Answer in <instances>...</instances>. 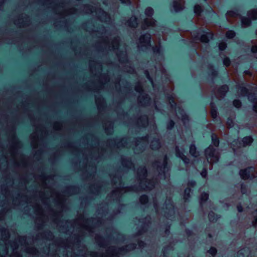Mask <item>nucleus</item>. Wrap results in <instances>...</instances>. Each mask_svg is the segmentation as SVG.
Masks as SVG:
<instances>
[{"label":"nucleus","mask_w":257,"mask_h":257,"mask_svg":"<svg viewBox=\"0 0 257 257\" xmlns=\"http://www.w3.org/2000/svg\"><path fill=\"white\" fill-rule=\"evenodd\" d=\"M185 26L187 28H195L197 30L194 32V34H196L195 38L200 40L202 43H208L210 40L213 39L214 34L212 32L207 31L206 30L202 28H197L194 25V23L192 18H191L186 24Z\"/></svg>","instance_id":"nucleus-1"},{"label":"nucleus","mask_w":257,"mask_h":257,"mask_svg":"<svg viewBox=\"0 0 257 257\" xmlns=\"http://www.w3.org/2000/svg\"><path fill=\"white\" fill-rule=\"evenodd\" d=\"M137 174L140 181V185L144 190H150L155 187V181L146 178L147 170L145 167H140L138 169Z\"/></svg>","instance_id":"nucleus-2"},{"label":"nucleus","mask_w":257,"mask_h":257,"mask_svg":"<svg viewBox=\"0 0 257 257\" xmlns=\"http://www.w3.org/2000/svg\"><path fill=\"white\" fill-rule=\"evenodd\" d=\"M253 142V139L250 135L244 137L240 140L235 139L232 143L231 145L233 147H245L248 146H250Z\"/></svg>","instance_id":"nucleus-3"},{"label":"nucleus","mask_w":257,"mask_h":257,"mask_svg":"<svg viewBox=\"0 0 257 257\" xmlns=\"http://www.w3.org/2000/svg\"><path fill=\"white\" fill-rule=\"evenodd\" d=\"M246 86H249V85L246 82H242L240 84L236 85V88L240 90V93L242 95H248V99L251 102H254V100L256 99L254 94L249 93L248 89Z\"/></svg>","instance_id":"nucleus-4"},{"label":"nucleus","mask_w":257,"mask_h":257,"mask_svg":"<svg viewBox=\"0 0 257 257\" xmlns=\"http://www.w3.org/2000/svg\"><path fill=\"white\" fill-rule=\"evenodd\" d=\"M151 40L152 37L150 33H146L142 35L140 37V42L142 44V47L148 49L149 47H152Z\"/></svg>","instance_id":"nucleus-5"},{"label":"nucleus","mask_w":257,"mask_h":257,"mask_svg":"<svg viewBox=\"0 0 257 257\" xmlns=\"http://www.w3.org/2000/svg\"><path fill=\"white\" fill-rule=\"evenodd\" d=\"M136 90L142 94V96L140 97V101L141 103H144L145 104H148L150 103L151 98L148 94L145 93H142L143 92V90L142 86L141 85H138L136 87Z\"/></svg>","instance_id":"nucleus-6"},{"label":"nucleus","mask_w":257,"mask_h":257,"mask_svg":"<svg viewBox=\"0 0 257 257\" xmlns=\"http://www.w3.org/2000/svg\"><path fill=\"white\" fill-rule=\"evenodd\" d=\"M23 161H30L29 160H23ZM33 161H75L73 159H67V160H58V159H48V160H33ZM76 161H89L88 159H78ZM90 161H98L97 160H90ZM102 161H133L132 159H121L119 160L116 159H111V160H103ZM135 161H144L143 159H139L136 160ZM144 161H147L146 160H144Z\"/></svg>","instance_id":"nucleus-7"},{"label":"nucleus","mask_w":257,"mask_h":257,"mask_svg":"<svg viewBox=\"0 0 257 257\" xmlns=\"http://www.w3.org/2000/svg\"><path fill=\"white\" fill-rule=\"evenodd\" d=\"M185 150L183 147L180 148L178 146L175 148V154L177 158L181 159V161H191L185 156ZM192 161H200L199 160H193Z\"/></svg>","instance_id":"nucleus-8"},{"label":"nucleus","mask_w":257,"mask_h":257,"mask_svg":"<svg viewBox=\"0 0 257 257\" xmlns=\"http://www.w3.org/2000/svg\"><path fill=\"white\" fill-rule=\"evenodd\" d=\"M208 69L209 71V75L211 76V82H213L216 78L219 77L218 75V71L211 63H209L208 64Z\"/></svg>","instance_id":"nucleus-9"},{"label":"nucleus","mask_w":257,"mask_h":257,"mask_svg":"<svg viewBox=\"0 0 257 257\" xmlns=\"http://www.w3.org/2000/svg\"><path fill=\"white\" fill-rule=\"evenodd\" d=\"M216 152V149L212 145H209L204 150V154L207 158L204 161H209V158H213Z\"/></svg>","instance_id":"nucleus-10"},{"label":"nucleus","mask_w":257,"mask_h":257,"mask_svg":"<svg viewBox=\"0 0 257 257\" xmlns=\"http://www.w3.org/2000/svg\"><path fill=\"white\" fill-rule=\"evenodd\" d=\"M254 170L253 167H249L244 170H241L239 172V174L243 179H247L250 176L253 175L252 173Z\"/></svg>","instance_id":"nucleus-11"},{"label":"nucleus","mask_w":257,"mask_h":257,"mask_svg":"<svg viewBox=\"0 0 257 257\" xmlns=\"http://www.w3.org/2000/svg\"><path fill=\"white\" fill-rule=\"evenodd\" d=\"M125 24L131 28H137L139 24L138 19L136 16H133L126 21Z\"/></svg>","instance_id":"nucleus-12"},{"label":"nucleus","mask_w":257,"mask_h":257,"mask_svg":"<svg viewBox=\"0 0 257 257\" xmlns=\"http://www.w3.org/2000/svg\"><path fill=\"white\" fill-rule=\"evenodd\" d=\"M161 147V143L159 138H153L150 144V148L153 151L158 150Z\"/></svg>","instance_id":"nucleus-13"},{"label":"nucleus","mask_w":257,"mask_h":257,"mask_svg":"<svg viewBox=\"0 0 257 257\" xmlns=\"http://www.w3.org/2000/svg\"><path fill=\"white\" fill-rule=\"evenodd\" d=\"M172 7L176 13L181 12L184 7L180 3V0H174L172 4Z\"/></svg>","instance_id":"nucleus-14"},{"label":"nucleus","mask_w":257,"mask_h":257,"mask_svg":"<svg viewBox=\"0 0 257 257\" xmlns=\"http://www.w3.org/2000/svg\"><path fill=\"white\" fill-rule=\"evenodd\" d=\"M210 106L211 107L210 114L213 119H215L218 117V112L217 108L216 106L215 103L214 102H211L210 103Z\"/></svg>","instance_id":"nucleus-15"},{"label":"nucleus","mask_w":257,"mask_h":257,"mask_svg":"<svg viewBox=\"0 0 257 257\" xmlns=\"http://www.w3.org/2000/svg\"><path fill=\"white\" fill-rule=\"evenodd\" d=\"M240 10L238 6H234L232 8V10L227 11L226 14L231 17H235L239 15Z\"/></svg>","instance_id":"nucleus-16"},{"label":"nucleus","mask_w":257,"mask_h":257,"mask_svg":"<svg viewBox=\"0 0 257 257\" xmlns=\"http://www.w3.org/2000/svg\"><path fill=\"white\" fill-rule=\"evenodd\" d=\"M204 12L205 15L207 18V20L208 22H211L213 19V17L215 16V14L214 11L210 7L205 9Z\"/></svg>","instance_id":"nucleus-17"},{"label":"nucleus","mask_w":257,"mask_h":257,"mask_svg":"<svg viewBox=\"0 0 257 257\" xmlns=\"http://www.w3.org/2000/svg\"><path fill=\"white\" fill-rule=\"evenodd\" d=\"M229 91V87L227 84L220 86L217 90L218 93L221 96H225Z\"/></svg>","instance_id":"nucleus-18"},{"label":"nucleus","mask_w":257,"mask_h":257,"mask_svg":"<svg viewBox=\"0 0 257 257\" xmlns=\"http://www.w3.org/2000/svg\"><path fill=\"white\" fill-rule=\"evenodd\" d=\"M189 153L193 157H197L199 156V152L197 151L194 143H191L189 146Z\"/></svg>","instance_id":"nucleus-19"},{"label":"nucleus","mask_w":257,"mask_h":257,"mask_svg":"<svg viewBox=\"0 0 257 257\" xmlns=\"http://www.w3.org/2000/svg\"><path fill=\"white\" fill-rule=\"evenodd\" d=\"M211 138L212 146L214 147H218L220 144V140L218 136L215 133H211Z\"/></svg>","instance_id":"nucleus-20"},{"label":"nucleus","mask_w":257,"mask_h":257,"mask_svg":"<svg viewBox=\"0 0 257 257\" xmlns=\"http://www.w3.org/2000/svg\"><path fill=\"white\" fill-rule=\"evenodd\" d=\"M252 19L250 17H243L241 18V23L242 26L249 27L252 23Z\"/></svg>","instance_id":"nucleus-21"},{"label":"nucleus","mask_w":257,"mask_h":257,"mask_svg":"<svg viewBox=\"0 0 257 257\" xmlns=\"http://www.w3.org/2000/svg\"><path fill=\"white\" fill-rule=\"evenodd\" d=\"M178 112L181 115L182 120L185 123L189 120V116L185 113L184 109L178 107Z\"/></svg>","instance_id":"nucleus-22"},{"label":"nucleus","mask_w":257,"mask_h":257,"mask_svg":"<svg viewBox=\"0 0 257 257\" xmlns=\"http://www.w3.org/2000/svg\"><path fill=\"white\" fill-rule=\"evenodd\" d=\"M194 13L197 16H201L203 12L202 7L198 4H196L193 8Z\"/></svg>","instance_id":"nucleus-23"},{"label":"nucleus","mask_w":257,"mask_h":257,"mask_svg":"<svg viewBox=\"0 0 257 257\" xmlns=\"http://www.w3.org/2000/svg\"><path fill=\"white\" fill-rule=\"evenodd\" d=\"M247 16L250 17L252 20H257V9H254L249 11L247 13Z\"/></svg>","instance_id":"nucleus-24"},{"label":"nucleus","mask_w":257,"mask_h":257,"mask_svg":"<svg viewBox=\"0 0 257 257\" xmlns=\"http://www.w3.org/2000/svg\"><path fill=\"white\" fill-rule=\"evenodd\" d=\"M139 119L143 127H145L148 124V117L147 115H142Z\"/></svg>","instance_id":"nucleus-25"},{"label":"nucleus","mask_w":257,"mask_h":257,"mask_svg":"<svg viewBox=\"0 0 257 257\" xmlns=\"http://www.w3.org/2000/svg\"><path fill=\"white\" fill-rule=\"evenodd\" d=\"M220 55L223 56V64L225 67H229L231 64V61L230 58L225 56V55L222 53H220Z\"/></svg>","instance_id":"nucleus-26"},{"label":"nucleus","mask_w":257,"mask_h":257,"mask_svg":"<svg viewBox=\"0 0 257 257\" xmlns=\"http://www.w3.org/2000/svg\"><path fill=\"white\" fill-rule=\"evenodd\" d=\"M236 32L232 30H228L225 34V37L228 39H232L236 36Z\"/></svg>","instance_id":"nucleus-27"},{"label":"nucleus","mask_w":257,"mask_h":257,"mask_svg":"<svg viewBox=\"0 0 257 257\" xmlns=\"http://www.w3.org/2000/svg\"><path fill=\"white\" fill-rule=\"evenodd\" d=\"M227 47V44L225 40H223L218 44V49L222 53V51H225Z\"/></svg>","instance_id":"nucleus-28"},{"label":"nucleus","mask_w":257,"mask_h":257,"mask_svg":"<svg viewBox=\"0 0 257 257\" xmlns=\"http://www.w3.org/2000/svg\"><path fill=\"white\" fill-rule=\"evenodd\" d=\"M167 98L170 103L171 108H175L176 107L177 104L175 101L173 96L172 95L168 94Z\"/></svg>","instance_id":"nucleus-29"},{"label":"nucleus","mask_w":257,"mask_h":257,"mask_svg":"<svg viewBox=\"0 0 257 257\" xmlns=\"http://www.w3.org/2000/svg\"><path fill=\"white\" fill-rule=\"evenodd\" d=\"M154 14V9L151 7H148L145 10V14L147 17H151L153 16Z\"/></svg>","instance_id":"nucleus-30"},{"label":"nucleus","mask_w":257,"mask_h":257,"mask_svg":"<svg viewBox=\"0 0 257 257\" xmlns=\"http://www.w3.org/2000/svg\"><path fill=\"white\" fill-rule=\"evenodd\" d=\"M118 57L120 58V60L124 62H127L128 58L125 52L120 51L119 53L117 55Z\"/></svg>","instance_id":"nucleus-31"},{"label":"nucleus","mask_w":257,"mask_h":257,"mask_svg":"<svg viewBox=\"0 0 257 257\" xmlns=\"http://www.w3.org/2000/svg\"><path fill=\"white\" fill-rule=\"evenodd\" d=\"M175 123L172 119H170L167 122L166 126L167 128L169 130H172L174 128Z\"/></svg>","instance_id":"nucleus-32"},{"label":"nucleus","mask_w":257,"mask_h":257,"mask_svg":"<svg viewBox=\"0 0 257 257\" xmlns=\"http://www.w3.org/2000/svg\"><path fill=\"white\" fill-rule=\"evenodd\" d=\"M12 142L14 145V148L15 147H19L20 145H22L21 142H20L18 139V138L16 137V136H14L12 138Z\"/></svg>","instance_id":"nucleus-33"},{"label":"nucleus","mask_w":257,"mask_h":257,"mask_svg":"<svg viewBox=\"0 0 257 257\" xmlns=\"http://www.w3.org/2000/svg\"><path fill=\"white\" fill-rule=\"evenodd\" d=\"M208 197L209 195L208 193L205 192L202 193L200 198L201 203L205 202L206 201L208 200Z\"/></svg>","instance_id":"nucleus-34"},{"label":"nucleus","mask_w":257,"mask_h":257,"mask_svg":"<svg viewBox=\"0 0 257 257\" xmlns=\"http://www.w3.org/2000/svg\"><path fill=\"white\" fill-rule=\"evenodd\" d=\"M233 106L236 108H239L241 106V101L238 99H235L232 102Z\"/></svg>","instance_id":"nucleus-35"},{"label":"nucleus","mask_w":257,"mask_h":257,"mask_svg":"<svg viewBox=\"0 0 257 257\" xmlns=\"http://www.w3.org/2000/svg\"><path fill=\"white\" fill-rule=\"evenodd\" d=\"M153 51L155 54H160L161 52V49L160 46H154L152 47Z\"/></svg>","instance_id":"nucleus-36"},{"label":"nucleus","mask_w":257,"mask_h":257,"mask_svg":"<svg viewBox=\"0 0 257 257\" xmlns=\"http://www.w3.org/2000/svg\"><path fill=\"white\" fill-rule=\"evenodd\" d=\"M140 201L142 204H145L148 202V198L147 196H146V195H143V196H141V197L140 198Z\"/></svg>","instance_id":"nucleus-37"},{"label":"nucleus","mask_w":257,"mask_h":257,"mask_svg":"<svg viewBox=\"0 0 257 257\" xmlns=\"http://www.w3.org/2000/svg\"><path fill=\"white\" fill-rule=\"evenodd\" d=\"M98 12L102 17L105 18L107 16L106 12L101 8L98 9Z\"/></svg>","instance_id":"nucleus-38"},{"label":"nucleus","mask_w":257,"mask_h":257,"mask_svg":"<svg viewBox=\"0 0 257 257\" xmlns=\"http://www.w3.org/2000/svg\"><path fill=\"white\" fill-rule=\"evenodd\" d=\"M150 25V23L147 19H145L142 26V29H146L147 27H148Z\"/></svg>","instance_id":"nucleus-39"},{"label":"nucleus","mask_w":257,"mask_h":257,"mask_svg":"<svg viewBox=\"0 0 257 257\" xmlns=\"http://www.w3.org/2000/svg\"><path fill=\"white\" fill-rule=\"evenodd\" d=\"M227 123L230 126H232L234 124V121H233V118H231V117H228L227 118Z\"/></svg>","instance_id":"nucleus-40"},{"label":"nucleus","mask_w":257,"mask_h":257,"mask_svg":"<svg viewBox=\"0 0 257 257\" xmlns=\"http://www.w3.org/2000/svg\"><path fill=\"white\" fill-rule=\"evenodd\" d=\"M136 247L135 244H130V245H128L126 246V248H125V251H130L131 250H133L134 249H135Z\"/></svg>","instance_id":"nucleus-41"},{"label":"nucleus","mask_w":257,"mask_h":257,"mask_svg":"<svg viewBox=\"0 0 257 257\" xmlns=\"http://www.w3.org/2000/svg\"><path fill=\"white\" fill-rule=\"evenodd\" d=\"M127 143V139L126 138H122L121 141L117 143V145L122 146L123 144H126Z\"/></svg>","instance_id":"nucleus-42"},{"label":"nucleus","mask_w":257,"mask_h":257,"mask_svg":"<svg viewBox=\"0 0 257 257\" xmlns=\"http://www.w3.org/2000/svg\"><path fill=\"white\" fill-rule=\"evenodd\" d=\"M148 138H149V136H146L145 137H143L142 138H137V139H136V140H137V142H140V141H144L146 142L148 140Z\"/></svg>","instance_id":"nucleus-43"},{"label":"nucleus","mask_w":257,"mask_h":257,"mask_svg":"<svg viewBox=\"0 0 257 257\" xmlns=\"http://www.w3.org/2000/svg\"><path fill=\"white\" fill-rule=\"evenodd\" d=\"M240 190H241V192L242 194H245L247 192V188L244 185H241Z\"/></svg>","instance_id":"nucleus-44"},{"label":"nucleus","mask_w":257,"mask_h":257,"mask_svg":"<svg viewBox=\"0 0 257 257\" xmlns=\"http://www.w3.org/2000/svg\"><path fill=\"white\" fill-rule=\"evenodd\" d=\"M216 252H217L216 249L214 247H211L209 250V252L212 255H215V254L216 253Z\"/></svg>","instance_id":"nucleus-45"},{"label":"nucleus","mask_w":257,"mask_h":257,"mask_svg":"<svg viewBox=\"0 0 257 257\" xmlns=\"http://www.w3.org/2000/svg\"><path fill=\"white\" fill-rule=\"evenodd\" d=\"M180 42L186 45V46H189L190 44V42H189L188 41L184 39H180Z\"/></svg>","instance_id":"nucleus-46"},{"label":"nucleus","mask_w":257,"mask_h":257,"mask_svg":"<svg viewBox=\"0 0 257 257\" xmlns=\"http://www.w3.org/2000/svg\"><path fill=\"white\" fill-rule=\"evenodd\" d=\"M250 51L252 53H257V45L252 46L251 47Z\"/></svg>","instance_id":"nucleus-47"},{"label":"nucleus","mask_w":257,"mask_h":257,"mask_svg":"<svg viewBox=\"0 0 257 257\" xmlns=\"http://www.w3.org/2000/svg\"><path fill=\"white\" fill-rule=\"evenodd\" d=\"M254 103L253 105L252 109L253 110L256 112H257V98L256 99L254 100L253 102Z\"/></svg>","instance_id":"nucleus-48"},{"label":"nucleus","mask_w":257,"mask_h":257,"mask_svg":"<svg viewBox=\"0 0 257 257\" xmlns=\"http://www.w3.org/2000/svg\"><path fill=\"white\" fill-rule=\"evenodd\" d=\"M121 3L123 5H126V4H131V0H119Z\"/></svg>","instance_id":"nucleus-49"},{"label":"nucleus","mask_w":257,"mask_h":257,"mask_svg":"<svg viewBox=\"0 0 257 257\" xmlns=\"http://www.w3.org/2000/svg\"><path fill=\"white\" fill-rule=\"evenodd\" d=\"M237 209L238 212H241L243 211V208L240 204L237 205Z\"/></svg>","instance_id":"nucleus-50"},{"label":"nucleus","mask_w":257,"mask_h":257,"mask_svg":"<svg viewBox=\"0 0 257 257\" xmlns=\"http://www.w3.org/2000/svg\"><path fill=\"white\" fill-rule=\"evenodd\" d=\"M201 176L204 177V178H205L207 176V171L206 169H204V170H203L202 171V172L201 173Z\"/></svg>","instance_id":"nucleus-51"},{"label":"nucleus","mask_w":257,"mask_h":257,"mask_svg":"<svg viewBox=\"0 0 257 257\" xmlns=\"http://www.w3.org/2000/svg\"><path fill=\"white\" fill-rule=\"evenodd\" d=\"M243 73L245 75L251 76L252 75L251 72L249 70H244Z\"/></svg>","instance_id":"nucleus-52"},{"label":"nucleus","mask_w":257,"mask_h":257,"mask_svg":"<svg viewBox=\"0 0 257 257\" xmlns=\"http://www.w3.org/2000/svg\"><path fill=\"white\" fill-rule=\"evenodd\" d=\"M253 225L255 226L257 224V217H255L254 220L252 222Z\"/></svg>","instance_id":"nucleus-53"},{"label":"nucleus","mask_w":257,"mask_h":257,"mask_svg":"<svg viewBox=\"0 0 257 257\" xmlns=\"http://www.w3.org/2000/svg\"><path fill=\"white\" fill-rule=\"evenodd\" d=\"M145 74H146V75L147 78L149 79V80H151V77L150 76V74H149V72L148 71H146Z\"/></svg>","instance_id":"nucleus-54"},{"label":"nucleus","mask_w":257,"mask_h":257,"mask_svg":"<svg viewBox=\"0 0 257 257\" xmlns=\"http://www.w3.org/2000/svg\"><path fill=\"white\" fill-rule=\"evenodd\" d=\"M213 215H214V213L213 212L210 213L209 214L208 217H209V218L210 220H211V218H212V216H213Z\"/></svg>","instance_id":"nucleus-55"},{"label":"nucleus","mask_w":257,"mask_h":257,"mask_svg":"<svg viewBox=\"0 0 257 257\" xmlns=\"http://www.w3.org/2000/svg\"><path fill=\"white\" fill-rule=\"evenodd\" d=\"M243 253H242V250H239L238 252H237V255L238 256V257H240V255L241 254H242Z\"/></svg>","instance_id":"nucleus-56"},{"label":"nucleus","mask_w":257,"mask_h":257,"mask_svg":"<svg viewBox=\"0 0 257 257\" xmlns=\"http://www.w3.org/2000/svg\"><path fill=\"white\" fill-rule=\"evenodd\" d=\"M123 251V250H121V249H120V250L119 251H118V253H122ZM117 253V252H116L115 253H112V255H115V254Z\"/></svg>","instance_id":"nucleus-57"},{"label":"nucleus","mask_w":257,"mask_h":257,"mask_svg":"<svg viewBox=\"0 0 257 257\" xmlns=\"http://www.w3.org/2000/svg\"><path fill=\"white\" fill-rule=\"evenodd\" d=\"M154 161H157V160H155ZM157 161H159V160H157ZM162 161H170V160L167 158V157H165Z\"/></svg>","instance_id":"nucleus-58"},{"label":"nucleus","mask_w":257,"mask_h":257,"mask_svg":"<svg viewBox=\"0 0 257 257\" xmlns=\"http://www.w3.org/2000/svg\"><path fill=\"white\" fill-rule=\"evenodd\" d=\"M65 144L67 146V147H71V145L70 143H65Z\"/></svg>","instance_id":"nucleus-59"},{"label":"nucleus","mask_w":257,"mask_h":257,"mask_svg":"<svg viewBox=\"0 0 257 257\" xmlns=\"http://www.w3.org/2000/svg\"><path fill=\"white\" fill-rule=\"evenodd\" d=\"M87 8H88L89 10H90V8H91L92 7H91V6H89V5H88V6H87Z\"/></svg>","instance_id":"nucleus-60"},{"label":"nucleus","mask_w":257,"mask_h":257,"mask_svg":"<svg viewBox=\"0 0 257 257\" xmlns=\"http://www.w3.org/2000/svg\"><path fill=\"white\" fill-rule=\"evenodd\" d=\"M100 29H102V30H104V27L103 26H101V28H100Z\"/></svg>","instance_id":"nucleus-61"},{"label":"nucleus","mask_w":257,"mask_h":257,"mask_svg":"<svg viewBox=\"0 0 257 257\" xmlns=\"http://www.w3.org/2000/svg\"><path fill=\"white\" fill-rule=\"evenodd\" d=\"M193 51L194 53H197L196 50L195 49H194Z\"/></svg>","instance_id":"nucleus-62"},{"label":"nucleus","mask_w":257,"mask_h":257,"mask_svg":"<svg viewBox=\"0 0 257 257\" xmlns=\"http://www.w3.org/2000/svg\"><path fill=\"white\" fill-rule=\"evenodd\" d=\"M112 145L114 146V147H115L116 146V144H114L113 143H112Z\"/></svg>","instance_id":"nucleus-63"},{"label":"nucleus","mask_w":257,"mask_h":257,"mask_svg":"<svg viewBox=\"0 0 257 257\" xmlns=\"http://www.w3.org/2000/svg\"><path fill=\"white\" fill-rule=\"evenodd\" d=\"M214 161H220V160H219V158H217V159H216V160H214Z\"/></svg>","instance_id":"nucleus-64"}]
</instances>
